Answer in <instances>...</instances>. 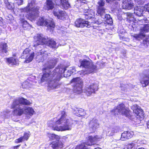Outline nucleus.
<instances>
[{
	"label": "nucleus",
	"instance_id": "nucleus-1",
	"mask_svg": "<svg viewBox=\"0 0 149 149\" xmlns=\"http://www.w3.org/2000/svg\"><path fill=\"white\" fill-rule=\"evenodd\" d=\"M43 74L40 79V82H47V90L56 89L59 88L61 84L58 82L61 78L60 74L54 70L51 72L46 67L42 69Z\"/></svg>",
	"mask_w": 149,
	"mask_h": 149
},
{
	"label": "nucleus",
	"instance_id": "nucleus-2",
	"mask_svg": "<svg viewBox=\"0 0 149 149\" xmlns=\"http://www.w3.org/2000/svg\"><path fill=\"white\" fill-rule=\"evenodd\" d=\"M61 116L59 118L55 117L53 118L55 120V123L57 125H62V126H58L56 125L51 124V121H49L48 123V127L51 128V129L54 131H64L71 130L73 125L74 124L77 123V121L74 120L71 118H66L67 114L64 111H61Z\"/></svg>",
	"mask_w": 149,
	"mask_h": 149
},
{
	"label": "nucleus",
	"instance_id": "nucleus-3",
	"mask_svg": "<svg viewBox=\"0 0 149 149\" xmlns=\"http://www.w3.org/2000/svg\"><path fill=\"white\" fill-rule=\"evenodd\" d=\"M36 40L34 42L33 46L36 47L38 45H46L50 48L55 49L57 48V43L54 39L46 38L43 37L41 34H38L36 37Z\"/></svg>",
	"mask_w": 149,
	"mask_h": 149
},
{
	"label": "nucleus",
	"instance_id": "nucleus-4",
	"mask_svg": "<svg viewBox=\"0 0 149 149\" xmlns=\"http://www.w3.org/2000/svg\"><path fill=\"white\" fill-rule=\"evenodd\" d=\"M101 139V137L97 135L94 136H89L86 141L77 145L75 149H90V148H88L86 146H91L95 145L96 142L100 141Z\"/></svg>",
	"mask_w": 149,
	"mask_h": 149
},
{
	"label": "nucleus",
	"instance_id": "nucleus-5",
	"mask_svg": "<svg viewBox=\"0 0 149 149\" xmlns=\"http://www.w3.org/2000/svg\"><path fill=\"white\" fill-rule=\"evenodd\" d=\"M111 112L113 113L114 115L115 116L118 115L119 113L127 117H131L130 113L131 111L128 108H126L125 105L123 103L118 104L116 108L111 111Z\"/></svg>",
	"mask_w": 149,
	"mask_h": 149
},
{
	"label": "nucleus",
	"instance_id": "nucleus-6",
	"mask_svg": "<svg viewBox=\"0 0 149 149\" xmlns=\"http://www.w3.org/2000/svg\"><path fill=\"white\" fill-rule=\"evenodd\" d=\"M70 83H73V91L78 94L82 92L84 86L83 80L80 77L73 78L70 81Z\"/></svg>",
	"mask_w": 149,
	"mask_h": 149
},
{
	"label": "nucleus",
	"instance_id": "nucleus-7",
	"mask_svg": "<svg viewBox=\"0 0 149 149\" xmlns=\"http://www.w3.org/2000/svg\"><path fill=\"white\" fill-rule=\"evenodd\" d=\"M38 26H45L48 28L52 29L54 28L55 24L53 21L48 22V19L44 17H40L36 23Z\"/></svg>",
	"mask_w": 149,
	"mask_h": 149
},
{
	"label": "nucleus",
	"instance_id": "nucleus-8",
	"mask_svg": "<svg viewBox=\"0 0 149 149\" xmlns=\"http://www.w3.org/2000/svg\"><path fill=\"white\" fill-rule=\"evenodd\" d=\"M31 104L29 101L27 99H25L23 97L19 98L18 99L14 100L12 103L10 108L13 109L15 108L17 106L20 105H30Z\"/></svg>",
	"mask_w": 149,
	"mask_h": 149
},
{
	"label": "nucleus",
	"instance_id": "nucleus-9",
	"mask_svg": "<svg viewBox=\"0 0 149 149\" xmlns=\"http://www.w3.org/2000/svg\"><path fill=\"white\" fill-rule=\"evenodd\" d=\"M98 88L97 85L95 83H93L85 88V92L87 96H89L92 93H95V91L98 90Z\"/></svg>",
	"mask_w": 149,
	"mask_h": 149
},
{
	"label": "nucleus",
	"instance_id": "nucleus-10",
	"mask_svg": "<svg viewBox=\"0 0 149 149\" xmlns=\"http://www.w3.org/2000/svg\"><path fill=\"white\" fill-rule=\"evenodd\" d=\"M53 14L58 19L62 20L65 19L67 14L64 11L58 10L57 11H54Z\"/></svg>",
	"mask_w": 149,
	"mask_h": 149
},
{
	"label": "nucleus",
	"instance_id": "nucleus-11",
	"mask_svg": "<svg viewBox=\"0 0 149 149\" xmlns=\"http://www.w3.org/2000/svg\"><path fill=\"white\" fill-rule=\"evenodd\" d=\"M39 10V8L37 6L33 7L31 8V12L27 14L26 15L29 18H33L34 16L39 15L40 13Z\"/></svg>",
	"mask_w": 149,
	"mask_h": 149
},
{
	"label": "nucleus",
	"instance_id": "nucleus-12",
	"mask_svg": "<svg viewBox=\"0 0 149 149\" xmlns=\"http://www.w3.org/2000/svg\"><path fill=\"white\" fill-rule=\"evenodd\" d=\"M122 5L123 9L128 10L131 9L134 6V4L130 0H124Z\"/></svg>",
	"mask_w": 149,
	"mask_h": 149
},
{
	"label": "nucleus",
	"instance_id": "nucleus-13",
	"mask_svg": "<svg viewBox=\"0 0 149 149\" xmlns=\"http://www.w3.org/2000/svg\"><path fill=\"white\" fill-rule=\"evenodd\" d=\"M133 132L128 131H124L121 135L120 139L122 141H125L131 138L133 136Z\"/></svg>",
	"mask_w": 149,
	"mask_h": 149
},
{
	"label": "nucleus",
	"instance_id": "nucleus-14",
	"mask_svg": "<svg viewBox=\"0 0 149 149\" xmlns=\"http://www.w3.org/2000/svg\"><path fill=\"white\" fill-rule=\"evenodd\" d=\"M13 109L12 113L14 116H20L24 113V109L19 106Z\"/></svg>",
	"mask_w": 149,
	"mask_h": 149
},
{
	"label": "nucleus",
	"instance_id": "nucleus-15",
	"mask_svg": "<svg viewBox=\"0 0 149 149\" xmlns=\"http://www.w3.org/2000/svg\"><path fill=\"white\" fill-rule=\"evenodd\" d=\"M55 4L52 0H47L44 7L47 10H52L54 8Z\"/></svg>",
	"mask_w": 149,
	"mask_h": 149
},
{
	"label": "nucleus",
	"instance_id": "nucleus-16",
	"mask_svg": "<svg viewBox=\"0 0 149 149\" xmlns=\"http://www.w3.org/2000/svg\"><path fill=\"white\" fill-rule=\"evenodd\" d=\"M7 62L9 64L12 65H18V60L17 58L10 57L6 59Z\"/></svg>",
	"mask_w": 149,
	"mask_h": 149
},
{
	"label": "nucleus",
	"instance_id": "nucleus-17",
	"mask_svg": "<svg viewBox=\"0 0 149 149\" xmlns=\"http://www.w3.org/2000/svg\"><path fill=\"white\" fill-rule=\"evenodd\" d=\"M134 113L137 118L139 119L140 120H141L143 119L144 113L143 110L141 109H137L135 110Z\"/></svg>",
	"mask_w": 149,
	"mask_h": 149
},
{
	"label": "nucleus",
	"instance_id": "nucleus-18",
	"mask_svg": "<svg viewBox=\"0 0 149 149\" xmlns=\"http://www.w3.org/2000/svg\"><path fill=\"white\" fill-rule=\"evenodd\" d=\"M79 62L80 63V67L88 68L90 66L91 62L88 60L86 59L80 60Z\"/></svg>",
	"mask_w": 149,
	"mask_h": 149
},
{
	"label": "nucleus",
	"instance_id": "nucleus-19",
	"mask_svg": "<svg viewBox=\"0 0 149 149\" xmlns=\"http://www.w3.org/2000/svg\"><path fill=\"white\" fill-rule=\"evenodd\" d=\"M129 20L133 22V23H132L133 25L134 26V27L136 28L140 25H143L144 23L143 20L142 19L137 21L136 19H130Z\"/></svg>",
	"mask_w": 149,
	"mask_h": 149
},
{
	"label": "nucleus",
	"instance_id": "nucleus-20",
	"mask_svg": "<svg viewBox=\"0 0 149 149\" xmlns=\"http://www.w3.org/2000/svg\"><path fill=\"white\" fill-rule=\"evenodd\" d=\"M95 13L92 10H90L84 14L85 18L86 19H89L94 17Z\"/></svg>",
	"mask_w": 149,
	"mask_h": 149
},
{
	"label": "nucleus",
	"instance_id": "nucleus-21",
	"mask_svg": "<svg viewBox=\"0 0 149 149\" xmlns=\"http://www.w3.org/2000/svg\"><path fill=\"white\" fill-rule=\"evenodd\" d=\"M24 113L26 115L32 116L34 114V111L33 109L31 107H25L24 109Z\"/></svg>",
	"mask_w": 149,
	"mask_h": 149
},
{
	"label": "nucleus",
	"instance_id": "nucleus-22",
	"mask_svg": "<svg viewBox=\"0 0 149 149\" xmlns=\"http://www.w3.org/2000/svg\"><path fill=\"white\" fill-rule=\"evenodd\" d=\"M134 13L139 17L142 15L143 10L142 7L140 6H136L134 8Z\"/></svg>",
	"mask_w": 149,
	"mask_h": 149
},
{
	"label": "nucleus",
	"instance_id": "nucleus-23",
	"mask_svg": "<svg viewBox=\"0 0 149 149\" xmlns=\"http://www.w3.org/2000/svg\"><path fill=\"white\" fill-rule=\"evenodd\" d=\"M8 46L6 43L1 42L0 44V52L6 53L7 52Z\"/></svg>",
	"mask_w": 149,
	"mask_h": 149
},
{
	"label": "nucleus",
	"instance_id": "nucleus-24",
	"mask_svg": "<svg viewBox=\"0 0 149 149\" xmlns=\"http://www.w3.org/2000/svg\"><path fill=\"white\" fill-rule=\"evenodd\" d=\"M61 4L62 6L63 9L67 10L71 7L67 0H61Z\"/></svg>",
	"mask_w": 149,
	"mask_h": 149
},
{
	"label": "nucleus",
	"instance_id": "nucleus-25",
	"mask_svg": "<svg viewBox=\"0 0 149 149\" xmlns=\"http://www.w3.org/2000/svg\"><path fill=\"white\" fill-rule=\"evenodd\" d=\"M105 26L104 25H102L96 26L95 28H94L95 30L94 31L97 32V33H101L102 34L103 31H104V27Z\"/></svg>",
	"mask_w": 149,
	"mask_h": 149
},
{
	"label": "nucleus",
	"instance_id": "nucleus-26",
	"mask_svg": "<svg viewBox=\"0 0 149 149\" xmlns=\"http://www.w3.org/2000/svg\"><path fill=\"white\" fill-rule=\"evenodd\" d=\"M47 136L50 141L57 140L59 139L58 136L54 134L48 133Z\"/></svg>",
	"mask_w": 149,
	"mask_h": 149
},
{
	"label": "nucleus",
	"instance_id": "nucleus-27",
	"mask_svg": "<svg viewBox=\"0 0 149 149\" xmlns=\"http://www.w3.org/2000/svg\"><path fill=\"white\" fill-rule=\"evenodd\" d=\"M97 125V123L96 120L94 119L90 120L88 123L89 127L93 130L96 128Z\"/></svg>",
	"mask_w": 149,
	"mask_h": 149
},
{
	"label": "nucleus",
	"instance_id": "nucleus-28",
	"mask_svg": "<svg viewBox=\"0 0 149 149\" xmlns=\"http://www.w3.org/2000/svg\"><path fill=\"white\" fill-rule=\"evenodd\" d=\"M97 67L95 64L93 62H91L89 67L88 69H89V71L91 73H93L97 70Z\"/></svg>",
	"mask_w": 149,
	"mask_h": 149
},
{
	"label": "nucleus",
	"instance_id": "nucleus-29",
	"mask_svg": "<svg viewBox=\"0 0 149 149\" xmlns=\"http://www.w3.org/2000/svg\"><path fill=\"white\" fill-rule=\"evenodd\" d=\"M31 50L28 48H26L25 49L22 54L21 56V58H25L26 57L30 54V53Z\"/></svg>",
	"mask_w": 149,
	"mask_h": 149
},
{
	"label": "nucleus",
	"instance_id": "nucleus-30",
	"mask_svg": "<svg viewBox=\"0 0 149 149\" xmlns=\"http://www.w3.org/2000/svg\"><path fill=\"white\" fill-rule=\"evenodd\" d=\"M106 9L104 7H97V13L100 16L103 15L105 14Z\"/></svg>",
	"mask_w": 149,
	"mask_h": 149
},
{
	"label": "nucleus",
	"instance_id": "nucleus-31",
	"mask_svg": "<svg viewBox=\"0 0 149 149\" xmlns=\"http://www.w3.org/2000/svg\"><path fill=\"white\" fill-rule=\"evenodd\" d=\"M49 145L53 149H56L59 148V144L58 141H53L50 143Z\"/></svg>",
	"mask_w": 149,
	"mask_h": 149
},
{
	"label": "nucleus",
	"instance_id": "nucleus-32",
	"mask_svg": "<svg viewBox=\"0 0 149 149\" xmlns=\"http://www.w3.org/2000/svg\"><path fill=\"white\" fill-rule=\"evenodd\" d=\"M77 113V116L79 117L84 116L86 114L85 111L82 109L78 110Z\"/></svg>",
	"mask_w": 149,
	"mask_h": 149
},
{
	"label": "nucleus",
	"instance_id": "nucleus-33",
	"mask_svg": "<svg viewBox=\"0 0 149 149\" xmlns=\"http://www.w3.org/2000/svg\"><path fill=\"white\" fill-rule=\"evenodd\" d=\"M6 7L8 9L13 11H14L15 7L14 3H7Z\"/></svg>",
	"mask_w": 149,
	"mask_h": 149
},
{
	"label": "nucleus",
	"instance_id": "nucleus-34",
	"mask_svg": "<svg viewBox=\"0 0 149 149\" xmlns=\"http://www.w3.org/2000/svg\"><path fill=\"white\" fill-rule=\"evenodd\" d=\"M35 53L34 52H33L25 60V62L26 63H29L31 62L33 60L34 56Z\"/></svg>",
	"mask_w": 149,
	"mask_h": 149
},
{
	"label": "nucleus",
	"instance_id": "nucleus-35",
	"mask_svg": "<svg viewBox=\"0 0 149 149\" xmlns=\"http://www.w3.org/2000/svg\"><path fill=\"white\" fill-rule=\"evenodd\" d=\"M30 7L29 4H28L26 7L22 9V11L24 13H28V14L30 13L31 10V8H30Z\"/></svg>",
	"mask_w": 149,
	"mask_h": 149
},
{
	"label": "nucleus",
	"instance_id": "nucleus-36",
	"mask_svg": "<svg viewBox=\"0 0 149 149\" xmlns=\"http://www.w3.org/2000/svg\"><path fill=\"white\" fill-rule=\"evenodd\" d=\"M105 17L106 18V22L108 24L110 25L112 23V19L110 17L109 14H106L105 16Z\"/></svg>",
	"mask_w": 149,
	"mask_h": 149
},
{
	"label": "nucleus",
	"instance_id": "nucleus-37",
	"mask_svg": "<svg viewBox=\"0 0 149 149\" xmlns=\"http://www.w3.org/2000/svg\"><path fill=\"white\" fill-rule=\"evenodd\" d=\"M142 31L144 32H149V24H146L144 25L143 27L141 29Z\"/></svg>",
	"mask_w": 149,
	"mask_h": 149
},
{
	"label": "nucleus",
	"instance_id": "nucleus-38",
	"mask_svg": "<svg viewBox=\"0 0 149 149\" xmlns=\"http://www.w3.org/2000/svg\"><path fill=\"white\" fill-rule=\"evenodd\" d=\"M82 19L79 18L77 19L75 22V25L78 27H82L81 26Z\"/></svg>",
	"mask_w": 149,
	"mask_h": 149
},
{
	"label": "nucleus",
	"instance_id": "nucleus-39",
	"mask_svg": "<svg viewBox=\"0 0 149 149\" xmlns=\"http://www.w3.org/2000/svg\"><path fill=\"white\" fill-rule=\"evenodd\" d=\"M81 24L82 28H83L84 27H86L87 28H89L90 27L89 22L88 21H85L84 19H82Z\"/></svg>",
	"mask_w": 149,
	"mask_h": 149
},
{
	"label": "nucleus",
	"instance_id": "nucleus-40",
	"mask_svg": "<svg viewBox=\"0 0 149 149\" xmlns=\"http://www.w3.org/2000/svg\"><path fill=\"white\" fill-rule=\"evenodd\" d=\"M29 132V133L26 132H25L23 136H21L22 137V139L23 141H27L29 139L30 137Z\"/></svg>",
	"mask_w": 149,
	"mask_h": 149
},
{
	"label": "nucleus",
	"instance_id": "nucleus-41",
	"mask_svg": "<svg viewBox=\"0 0 149 149\" xmlns=\"http://www.w3.org/2000/svg\"><path fill=\"white\" fill-rule=\"evenodd\" d=\"M127 21L129 22L130 23L131 22H133V21H130L129 20L130 19H134L133 17L132 13H127Z\"/></svg>",
	"mask_w": 149,
	"mask_h": 149
},
{
	"label": "nucleus",
	"instance_id": "nucleus-42",
	"mask_svg": "<svg viewBox=\"0 0 149 149\" xmlns=\"http://www.w3.org/2000/svg\"><path fill=\"white\" fill-rule=\"evenodd\" d=\"M97 4L98 5L97 7H103L105 5V2L103 0H100L97 2Z\"/></svg>",
	"mask_w": 149,
	"mask_h": 149
},
{
	"label": "nucleus",
	"instance_id": "nucleus-43",
	"mask_svg": "<svg viewBox=\"0 0 149 149\" xmlns=\"http://www.w3.org/2000/svg\"><path fill=\"white\" fill-rule=\"evenodd\" d=\"M140 83L142 85L143 87H146L149 84V80H146L144 81H140Z\"/></svg>",
	"mask_w": 149,
	"mask_h": 149
},
{
	"label": "nucleus",
	"instance_id": "nucleus-44",
	"mask_svg": "<svg viewBox=\"0 0 149 149\" xmlns=\"http://www.w3.org/2000/svg\"><path fill=\"white\" fill-rule=\"evenodd\" d=\"M66 70V69L65 68H63V73L64 74V76H66V77H69L71 75V72L69 70L67 71V74H65V72Z\"/></svg>",
	"mask_w": 149,
	"mask_h": 149
},
{
	"label": "nucleus",
	"instance_id": "nucleus-45",
	"mask_svg": "<svg viewBox=\"0 0 149 149\" xmlns=\"http://www.w3.org/2000/svg\"><path fill=\"white\" fill-rule=\"evenodd\" d=\"M146 74H145L143 77V78L149 79V69L146 70Z\"/></svg>",
	"mask_w": 149,
	"mask_h": 149
},
{
	"label": "nucleus",
	"instance_id": "nucleus-46",
	"mask_svg": "<svg viewBox=\"0 0 149 149\" xmlns=\"http://www.w3.org/2000/svg\"><path fill=\"white\" fill-rule=\"evenodd\" d=\"M24 141L21 136L19 137V138L17 139L15 141V143H20Z\"/></svg>",
	"mask_w": 149,
	"mask_h": 149
},
{
	"label": "nucleus",
	"instance_id": "nucleus-47",
	"mask_svg": "<svg viewBox=\"0 0 149 149\" xmlns=\"http://www.w3.org/2000/svg\"><path fill=\"white\" fill-rule=\"evenodd\" d=\"M142 36V35L141 34H134L133 36V37L136 39L139 40V39L141 38Z\"/></svg>",
	"mask_w": 149,
	"mask_h": 149
},
{
	"label": "nucleus",
	"instance_id": "nucleus-48",
	"mask_svg": "<svg viewBox=\"0 0 149 149\" xmlns=\"http://www.w3.org/2000/svg\"><path fill=\"white\" fill-rule=\"evenodd\" d=\"M135 144L134 143H132L128 144L127 146V148L128 149H132L134 146Z\"/></svg>",
	"mask_w": 149,
	"mask_h": 149
},
{
	"label": "nucleus",
	"instance_id": "nucleus-49",
	"mask_svg": "<svg viewBox=\"0 0 149 149\" xmlns=\"http://www.w3.org/2000/svg\"><path fill=\"white\" fill-rule=\"evenodd\" d=\"M148 42V39L146 38L143 40V41L142 44L144 46L147 45V44Z\"/></svg>",
	"mask_w": 149,
	"mask_h": 149
},
{
	"label": "nucleus",
	"instance_id": "nucleus-50",
	"mask_svg": "<svg viewBox=\"0 0 149 149\" xmlns=\"http://www.w3.org/2000/svg\"><path fill=\"white\" fill-rule=\"evenodd\" d=\"M36 3V0H32L31 2L28 4H29V6H32Z\"/></svg>",
	"mask_w": 149,
	"mask_h": 149
},
{
	"label": "nucleus",
	"instance_id": "nucleus-51",
	"mask_svg": "<svg viewBox=\"0 0 149 149\" xmlns=\"http://www.w3.org/2000/svg\"><path fill=\"white\" fill-rule=\"evenodd\" d=\"M119 37L120 40H122L123 41L126 40V38L124 37V36H123L121 35H119Z\"/></svg>",
	"mask_w": 149,
	"mask_h": 149
},
{
	"label": "nucleus",
	"instance_id": "nucleus-52",
	"mask_svg": "<svg viewBox=\"0 0 149 149\" xmlns=\"http://www.w3.org/2000/svg\"><path fill=\"white\" fill-rule=\"evenodd\" d=\"M20 21H21V22L23 24H24L25 23H27V22L23 18L20 19Z\"/></svg>",
	"mask_w": 149,
	"mask_h": 149
},
{
	"label": "nucleus",
	"instance_id": "nucleus-53",
	"mask_svg": "<svg viewBox=\"0 0 149 149\" xmlns=\"http://www.w3.org/2000/svg\"><path fill=\"white\" fill-rule=\"evenodd\" d=\"M142 19L143 20V21H144V23H147L149 22V20L146 18H144V19Z\"/></svg>",
	"mask_w": 149,
	"mask_h": 149
},
{
	"label": "nucleus",
	"instance_id": "nucleus-54",
	"mask_svg": "<svg viewBox=\"0 0 149 149\" xmlns=\"http://www.w3.org/2000/svg\"><path fill=\"white\" fill-rule=\"evenodd\" d=\"M107 3H110L111 2L114 1H120V0H105Z\"/></svg>",
	"mask_w": 149,
	"mask_h": 149
},
{
	"label": "nucleus",
	"instance_id": "nucleus-55",
	"mask_svg": "<svg viewBox=\"0 0 149 149\" xmlns=\"http://www.w3.org/2000/svg\"><path fill=\"white\" fill-rule=\"evenodd\" d=\"M3 19L2 17H0V24H1L3 23Z\"/></svg>",
	"mask_w": 149,
	"mask_h": 149
},
{
	"label": "nucleus",
	"instance_id": "nucleus-56",
	"mask_svg": "<svg viewBox=\"0 0 149 149\" xmlns=\"http://www.w3.org/2000/svg\"><path fill=\"white\" fill-rule=\"evenodd\" d=\"M4 3H5L6 6V5L7 4V3H9L8 0H4Z\"/></svg>",
	"mask_w": 149,
	"mask_h": 149
},
{
	"label": "nucleus",
	"instance_id": "nucleus-57",
	"mask_svg": "<svg viewBox=\"0 0 149 149\" xmlns=\"http://www.w3.org/2000/svg\"><path fill=\"white\" fill-rule=\"evenodd\" d=\"M20 146V145H18L17 146H15L14 147V148H17L19 147Z\"/></svg>",
	"mask_w": 149,
	"mask_h": 149
},
{
	"label": "nucleus",
	"instance_id": "nucleus-58",
	"mask_svg": "<svg viewBox=\"0 0 149 149\" xmlns=\"http://www.w3.org/2000/svg\"><path fill=\"white\" fill-rule=\"evenodd\" d=\"M12 57L15 58V57L16 56V53L13 54L12 55Z\"/></svg>",
	"mask_w": 149,
	"mask_h": 149
},
{
	"label": "nucleus",
	"instance_id": "nucleus-59",
	"mask_svg": "<svg viewBox=\"0 0 149 149\" xmlns=\"http://www.w3.org/2000/svg\"><path fill=\"white\" fill-rule=\"evenodd\" d=\"M1 31H2L1 29V28H0V34H1Z\"/></svg>",
	"mask_w": 149,
	"mask_h": 149
},
{
	"label": "nucleus",
	"instance_id": "nucleus-60",
	"mask_svg": "<svg viewBox=\"0 0 149 149\" xmlns=\"http://www.w3.org/2000/svg\"><path fill=\"white\" fill-rule=\"evenodd\" d=\"M138 149H145L141 147V148H138Z\"/></svg>",
	"mask_w": 149,
	"mask_h": 149
},
{
	"label": "nucleus",
	"instance_id": "nucleus-61",
	"mask_svg": "<svg viewBox=\"0 0 149 149\" xmlns=\"http://www.w3.org/2000/svg\"><path fill=\"white\" fill-rule=\"evenodd\" d=\"M94 149H101V148H95Z\"/></svg>",
	"mask_w": 149,
	"mask_h": 149
},
{
	"label": "nucleus",
	"instance_id": "nucleus-62",
	"mask_svg": "<svg viewBox=\"0 0 149 149\" xmlns=\"http://www.w3.org/2000/svg\"><path fill=\"white\" fill-rule=\"evenodd\" d=\"M54 68V67H53L52 68Z\"/></svg>",
	"mask_w": 149,
	"mask_h": 149
}]
</instances>
